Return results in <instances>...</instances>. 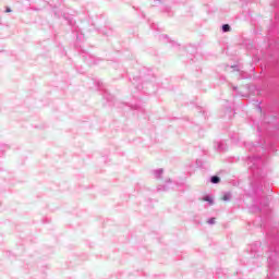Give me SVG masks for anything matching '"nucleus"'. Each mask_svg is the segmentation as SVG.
Here are the masks:
<instances>
[{
    "label": "nucleus",
    "mask_w": 279,
    "mask_h": 279,
    "mask_svg": "<svg viewBox=\"0 0 279 279\" xmlns=\"http://www.w3.org/2000/svg\"><path fill=\"white\" fill-rule=\"evenodd\" d=\"M5 12H7V13H8V12H12V9L8 8Z\"/></svg>",
    "instance_id": "nucleus-6"
},
{
    "label": "nucleus",
    "mask_w": 279,
    "mask_h": 279,
    "mask_svg": "<svg viewBox=\"0 0 279 279\" xmlns=\"http://www.w3.org/2000/svg\"><path fill=\"white\" fill-rule=\"evenodd\" d=\"M220 199H221L222 202H229V199H230V194H225V195H222V196L220 197Z\"/></svg>",
    "instance_id": "nucleus-2"
},
{
    "label": "nucleus",
    "mask_w": 279,
    "mask_h": 279,
    "mask_svg": "<svg viewBox=\"0 0 279 279\" xmlns=\"http://www.w3.org/2000/svg\"><path fill=\"white\" fill-rule=\"evenodd\" d=\"M217 221V219L216 218H211V219H209L208 221H207V223H215Z\"/></svg>",
    "instance_id": "nucleus-5"
},
{
    "label": "nucleus",
    "mask_w": 279,
    "mask_h": 279,
    "mask_svg": "<svg viewBox=\"0 0 279 279\" xmlns=\"http://www.w3.org/2000/svg\"><path fill=\"white\" fill-rule=\"evenodd\" d=\"M203 202H209V204H213V198H210L209 196H206L203 198Z\"/></svg>",
    "instance_id": "nucleus-4"
},
{
    "label": "nucleus",
    "mask_w": 279,
    "mask_h": 279,
    "mask_svg": "<svg viewBox=\"0 0 279 279\" xmlns=\"http://www.w3.org/2000/svg\"><path fill=\"white\" fill-rule=\"evenodd\" d=\"M220 181H221V179H219V177H213L211 178L213 184H219Z\"/></svg>",
    "instance_id": "nucleus-1"
},
{
    "label": "nucleus",
    "mask_w": 279,
    "mask_h": 279,
    "mask_svg": "<svg viewBox=\"0 0 279 279\" xmlns=\"http://www.w3.org/2000/svg\"><path fill=\"white\" fill-rule=\"evenodd\" d=\"M222 31H223V32H229V31H230V25L225 24V25L222 26Z\"/></svg>",
    "instance_id": "nucleus-3"
}]
</instances>
